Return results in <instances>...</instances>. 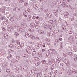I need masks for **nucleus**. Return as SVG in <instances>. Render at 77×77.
Here are the masks:
<instances>
[{"label": "nucleus", "mask_w": 77, "mask_h": 77, "mask_svg": "<svg viewBox=\"0 0 77 77\" xmlns=\"http://www.w3.org/2000/svg\"><path fill=\"white\" fill-rule=\"evenodd\" d=\"M56 75H57V74H56V73H53V76L54 77H56Z\"/></svg>", "instance_id": "47"}, {"label": "nucleus", "mask_w": 77, "mask_h": 77, "mask_svg": "<svg viewBox=\"0 0 77 77\" xmlns=\"http://www.w3.org/2000/svg\"><path fill=\"white\" fill-rule=\"evenodd\" d=\"M33 7L35 9L37 8V4H34L33 5Z\"/></svg>", "instance_id": "19"}, {"label": "nucleus", "mask_w": 77, "mask_h": 77, "mask_svg": "<svg viewBox=\"0 0 77 77\" xmlns=\"http://www.w3.org/2000/svg\"><path fill=\"white\" fill-rule=\"evenodd\" d=\"M38 55V57H41L42 56V54L41 53H39Z\"/></svg>", "instance_id": "22"}, {"label": "nucleus", "mask_w": 77, "mask_h": 77, "mask_svg": "<svg viewBox=\"0 0 77 77\" xmlns=\"http://www.w3.org/2000/svg\"><path fill=\"white\" fill-rule=\"evenodd\" d=\"M51 6L52 7V8H54L55 4H54L52 3L51 4Z\"/></svg>", "instance_id": "38"}, {"label": "nucleus", "mask_w": 77, "mask_h": 77, "mask_svg": "<svg viewBox=\"0 0 77 77\" xmlns=\"http://www.w3.org/2000/svg\"><path fill=\"white\" fill-rule=\"evenodd\" d=\"M9 47H10V48H12V47H14V46H13V45H12L11 44L9 45Z\"/></svg>", "instance_id": "42"}, {"label": "nucleus", "mask_w": 77, "mask_h": 77, "mask_svg": "<svg viewBox=\"0 0 77 77\" xmlns=\"http://www.w3.org/2000/svg\"><path fill=\"white\" fill-rule=\"evenodd\" d=\"M63 63H60V66H63Z\"/></svg>", "instance_id": "52"}, {"label": "nucleus", "mask_w": 77, "mask_h": 77, "mask_svg": "<svg viewBox=\"0 0 77 77\" xmlns=\"http://www.w3.org/2000/svg\"><path fill=\"white\" fill-rule=\"evenodd\" d=\"M48 28L50 29V30H52V27H51V26L50 25V24H48Z\"/></svg>", "instance_id": "17"}, {"label": "nucleus", "mask_w": 77, "mask_h": 77, "mask_svg": "<svg viewBox=\"0 0 77 77\" xmlns=\"http://www.w3.org/2000/svg\"><path fill=\"white\" fill-rule=\"evenodd\" d=\"M57 12H55V16H56V17H57Z\"/></svg>", "instance_id": "51"}, {"label": "nucleus", "mask_w": 77, "mask_h": 77, "mask_svg": "<svg viewBox=\"0 0 77 77\" xmlns=\"http://www.w3.org/2000/svg\"><path fill=\"white\" fill-rule=\"evenodd\" d=\"M35 27H36V29H38L39 28V27H38V25H35Z\"/></svg>", "instance_id": "56"}, {"label": "nucleus", "mask_w": 77, "mask_h": 77, "mask_svg": "<svg viewBox=\"0 0 77 77\" xmlns=\"http://www.w3.org/2000/svg\"><path fill=\"white\" fill-rule=\"evenodd\" d=\"M57 70H54V74H57Z\"/></svg>", "instance_id": "48"}, {"label": "nucleus", "mask_w": 77, "mask_h": 77, "mask_svg": "<svg viewBox=\"0 0 77 77\" xmlns=\"http://www.w3.org/2000/svg\"><path fill=\"white\" fill-rule=\"evenodd\" d=\"M48 12V10H47V9H46L45 11V13H47V12Z\"/></svg>", "instance_id": "59"}, {"label": "nucleus", "mask_w": 77, "mask_h": 77, "mask_svg": "<svg viewBox=\"0 0 77 77\" xmlns=\"http://www.w3.org/2000/svg\"><path fill=\"white\" fill-rule=\"evenodd\" d=\"M26 62L28 64H30L31 63V61L29 60H27Z\"/></svg>", "instance_id": "25"}, {"label": "nucleus", "mask_w": 77, "mask_h": 77, "mask_svg": "<svg viewBox=\"0 0 77 77\" xmlns=\"http://www.w3.org/2000/svg\"><path fill=\"white\" fill-rule=\"evenodd\" d=\"M40 9V8L39 7H37L35 8V9L36 10H39Z\"/></svg>", "instance_id": "58"}, {"label": "nucleus", "mask_w": 77, "mask_h": 77, "mask_svg": "<svg viewBox=\"0 0 77 77\" xmlns=\"http://www.w3.org/2000/svg\"><path fill=\"white\" fill-rule=\"evenodd\" d=\"M51 75H52V74H51V73H49L48 74V77H51Z\"/></svg>", "instance_id": "33"}, {"label": "nucleus", "mask_w": 77, "mask_h": 77, "mask_svg": "<svg viewBox=\"0 0 77 77\" xmlns=\"http://www.w3.org/2000/svg\"><path fill=\"white\" fill-rule=\"evenodd\" d=\"M75 38H77V34H75Z\"/></svg>", "instance_id": "64"}, {"label": "nucleus", "mask_w": 77, "mask_h": 77, "mask_svg": "<svg viewBox=\"0 0 77 77\" xmlns=\"http://www.w3.org/2000/svg\"><path fill=\"white\" fill-rule=\"evenodd\" d=\"M68 15H69L68 13H66V14H65L64 15L65 17H66V18H67V17H68Z\"/></svg>", "instance_id": "31"}, {"label": "nucleus", "mask_w": 77, "mask_h": 77, "mask_svg": "<svg viewBox=\"0 0 77 77\" xmlns=\"http://www.w3.org/2000/svg\"><path fill=\"white\" fill-rule=\"evenodd\" d=\"M44 29H45V30H47L48 27V25H47V24H45L44 25Z\"/></svg>", "instance_id": "7"}, {"label": "nucleus", "mask_w": 77, "mask_h": 77, "mask_svg": "<svg viewBox=\"0 0 77 77\" xmlns=\"http://www.w3.org/2000/svg\"><path fill=\"white\" fill-rule=\"evenodd\" d=\"M30 74L31 75H33L35 74V72L34 71V69L31 70L30 71Z\"/></svg>", "instance_id": "3"}, {"label": "nucleus", "mask_w": 77, "mask_h": 77, "mask_svg": "<svg viewBox=\"0 0 77 77\" xmlns=\"http://www.w3.org/2000/svg\"><path fill=\"white\" fill-rule=\"evenodd\" d=\"M60 60H61V58L58 57L56 59V62H57V63H58L60 62Z\"/></svg>", "instance_id": "4"}, {"label": "nucleus", "mask_w": 77, "mask_h": 77, "mask_svg": "<svg viewBox=\"0 0 77 77\" xmlns=\"http://www.w3.org/2000/svg\"><path fill=\"white\" fill-rule=\"evenodd\" d=\"M62 1H60L59 2V4H60V5H62Z\"/></svg>", "instance_id": "40"}, {"label": "nucleus", "mask_w": 77, "mask_h": 77, "mask_svg": "<svg viewBox=\"0 0 77 77\" xmlns=\"http://www.w3.org/2000/svg\"><path fill=\"white\" fill-rule=\"evenodd\" d=\"M42 64H43V65H45L46 63V61L45 60L42 61Z\"/></svg>", "instance_id": "23"}, {"label": "nucleus", "mask_w": 77, "mask_h": 77, "mask_svg": "<svg viewBox=\"0 0 77 77\" xmlns=\"http://www.w3.org/2000/svg\"><path fill=\"white\" fill-rule=\"evenodd\" d=\"M28 53L29 54H32V52L30 51H27Z\"/></svg>", "instance_id": "43"}, {"label": "nucleus", "mask_w": 77, "mask_h": 77, "mask_svg": "<svg viewBox=\"0 0 77 77\" xmlns=\"http://www.w3.org/2000/svg\"><path fill=\"white\" fill-rule=\"evenodd\" d=\"M8 56L9 57L11 58V57H12V55H11L10 54H9L8 55Z\"/></svg>", "instance_id": "39"}, {"label": "nucleus", "mask_w": 77, "mask_h": 77, "mask_svg": "<svg viewBox=\"0 0 77 77\" xmlns=\"http://www.w3.org/2000/svg\"><path fill=\"white\" fill-rule=\"evenodd\" d=\"M72 72H73V74H76V75H77V72H76V71H75V70H73L72 71Z\"/></svg>", "instance_id": "24"}, {"label": "nucleus", "mask_w": 77, "mask_h": 77, "mask_svg": "<svg viewBox=\"0 0 77 77\" xmlns=\"http://www.w3.org/2000/svg\"><path fill=\"white\" fill-rule=\"evenodd\" d=\"M62 47L61 46V47H60L59 48V50L60 51H61V50L62 49Z\"/></svg>", "instance_id": "41"}, {"label": "nucleus", "mask_w": 77, "mask_h": 77, "mask_svg": "<svg viewBox=\"0 0 77 77\" xmlns=\"http://www.w3.org/2000/svg\"><path fill=\"white\" fill-rule=\"evenodd\" d=\"M42 2L43 3H46V0H42Z\"/></svg>", "instance_id": "63"}, {"label": "nucleus", "mask_w": 77, "mask_h": 77, "mask_svg": "<svg viewBox=\"0 0 77 77\" xmlns=\"http://www.w3.org/2000/svg\"><path fill=\"white\" fill-rule=\"evenodd\" d=\"M23 69L24 70V71H26L27 70V67L25 66L23 67Z\"/></svg>", "instance_id": "14"}, {"label": "nucleus", "mask_w": 77, "mask_h": 77, "mask_svg": "<svg viewBox=\"0 0 77 77\" xmlns=\"http://www.w3.org/2000/svg\"><path fill=\"white\" fill-rule=\"evenodd\" d=\"M46 56L47 57H50L51 56V54H50V53L48 52L46 54Z\"/></svg>", "instance_id": "16"}, {"label": "nucleus", "mask_w": 77, "mask_h": 77, "mask_svg": "<svg viewBox=\"0 0 77 77\" xmlns=\"http://www.w3.org/2000/svg\"><path fill=\"white\" fill-rule=\"evenodd\" d=\"M32 19H33V20H35V19H36V17H35V16H33L32 17Z\"/></svg>", "instance_id": "57"}, {"label": "nucleus", "mask_w": 77, "mask_h": 77, "mask_svg": "<svg viewBox=\"0 0 77 77\" xmlns=\"http://www.w3.org/2000/svg\"><path fill=\"white\" fill-rule=\"evenodd\" d=\"M7 34L6 33H5L4 35V38L5 39H6L7 38V37H8V35H7Z\"/></svg>", "instance_id": "20"}, {"label": "nucleus", "mask_w": 77, "mask_h": 77, "mask_svg": "<svg viewBox=\"0 0 77 77\" xmlns=\"http://www.w3.org/2000/svg\"><path fill=\"white\" fill-rule=\"evenodd\" d=\"M2 29L3 31H5L6 30V29H5L4 27H2Z\"/></svg>", "instance_id": "49"}, {"label": "nucleus", "mask_w": 77, "mask_h": 77, "mask_svg": "<svg viewBox=\"0 0 77 77\" xmlns=\"http://www.w3.org/2000/svg\"><path fill=\"white\" fill-rule=\"evenodd\" d=\"M68 54L69 56H72V52H68Z\"/></svg>", "instance_id": "35"}, {"label": "nucleus", "mask_w": 77, "mask_h": 77, "mask_svg": "<svg viewBox=\"0 0 77 77\" xmlns=\"http://www.w3.org/2000/svg\"><path fill=\"white\" fill-rule=\"evenodd\" d=\"M12 43H15V44L14 45H14L15 46V45H16V44H17V45H20V44L21 43V42L20 41H13L12 42Z\"/></svg>", "instance_id": "1"}, {"label": "nucleus", "mask_w": 77, "mask_h": 77, "mask_svg": "<svg viewBox=\"0 0 77 77\" xmlns=\"http://www.w3.org/2000/svg\"><path fill=\"white\" fill-rule=\"evenodd\" d=\"M19 2L20 3H23V2L22 0H19Z\"/></svg>", "instance_id": "54"}, {"label": "nucleus", "mask_w": 77, "mask_h": 77, "mask_svg": "<svg viewBox=\"0 0 77 77\" xmlns=\"http://www.w3.org/2000/svg\"><path fill=\"white\" fill-rule=\"evenodd\" d=\"M45 68L46 69H47L48 68V66H45Z\"/></svg>", "instance_id": "55"}, {"label": "nucleus", "mask_w": 77, "mask_h": 77, "mask_svg": "<svg viewBox=\"0 0 77 77\" xmlns=\"http://www.w3.org/2000/svg\"><path fill=\"white\" fill-rule=\"evenodd\" d=\"M49 66L50 67V69L51 71H52V70H53V69H54V66H53L51 65H49Z\"/></svg>", "instance_id": "9"}, {"label": "nucleus", "mask_w": 77, "mask_h": 77, "mask_svg": "<svg viewBox=\"0 0 77 77\" xmlns=\"http://www.w3.org/2000/svg\"><path fill=\"white\" fill-rule=\"evenodd\" d=\"M35 39V37L33 35H32L31 39H32V40H34Z\"/></svg>", "instance_id": "32"}, {"label": "nucleus", "mask_w": 77, "mask_h": 77, "mask_svg": "<svg viewBox=\"0 0 77 77\" xmlns=\"http://www.w3.org/2000/svg\"><path fill=\"white\" fill-rule=\"evenodd\" d=\"M35 22L36 23V24H38L39 23V20H35Z\"/></svg>", "instance_id": "28"}, {"label": "nucleus", "mask_w": 77, "mask_h": 77, "mask_svg": "<svg viewBox=\"0 0 77 77\" xmlns=\"http://www.w3.org/2000/svg\"><path fill=\"white\" fill-rule=\"evenodd\" d=\"M55 53H56V51H54V52H53L52 53V54L53 56V55H55Z\"/></svg>", "instance_id": "53"}, {"label": "nucleus", "mask_w": 77, "mask_h": 77, "mask_svg": "<svg viewBox=\"0 0 77 77\" xmlns=\"http://www.w3.org/2000/svg\"><path fill=\"white\" fill-rule=\"evenodd\" d=\"M64 62L66 64L67 62H68V60H64Z\"/></svg>", "instance_id": "36"}, {"label": "nucleus", "mask_w": 77, "mask_h": 77, "mask_svg": "<svg viewBox=\"0 0 77 77\" xmlns=\"http://www.w3.org/2000/svg\"><path fill=\"white\" fill-rule=\"evenodd\" d=\"M68 74L69 75H71L72 74V70H69L68 71Z\"/></svg>", "instance_id": "13"}, {"label": "nucleus", "mask_w": 77, "mask_h": 77, "mask_svg": "<svg viewBox=\"0 0 77 77\" xmlns=\"http://www.w3.org/2000/svg\"><path fill=\"white\" fill-rule=\"evenodd\" d=\"M21 56L24 58V59H26V56H27V55L25 54H23Z\"/></svg>", "instance_id": "10"}, {"label": "nucleus", "mask_w": 77, "mask_h": 77, "mask_svg": "<svg viewBox=\"0 0 77 77\" xmlns=\"http://www.w3.org/2000/svg\"><path fill=\"white\" fill-rule=\"evenodd\" d=\"M31 27H32V28H34V27H35V24L34 23H32V24L30 25Z\"/></svg>", "instance_id": "18"}, {"label": "nucleus", "mask_w": 77, "mask_h": 77, "mask_svg": "<svg viewBox=\"0 0 77 77\" xmlns=\"http://www.w3.org/2000/svg\"><path fill=\"white\" fill-rule=\"evenodd\" d=\"M39 37L37 36L35 38V40L34 41V42H38V41H39Z\"/></svg>", "instance_id": "11"}, {"label": "nucleus", "mask_w": 77, "mask_h": 77, "mask_svg": "<svg viewBox=\"0 0 77 77\" xmlns=\"http://www.w3.org/2000/svg\"><path fill=\"white\" fill-rule=\"evenodd\" d=\"M17 30L19 31V32H22V30H23V29H22V28H20L19 29H18Z\"/></svg>", "instance_id": "21"}, {"label": "nucleus", "mask_w": 77, "mask_h": 77, "mask_svg": "<svg viewBox=\"0 0 77 77\" xmlns=\"http://www.w3.org/2000/svg\"><path fill=\"white\" fill-rule=\"evenodd\" d=\"M34 59L36 61H39V59L38 57H35Z\"/></svg>", "instance_id": "29"}, {"label": "nucleus", "mask_w": 77, "mask_h": 77, "mask_svg": "<svg viewBox=\"0 0 77 77\" xmlns=\"http://www.w3.org/2000/svg\"><path fill=\"white\" fill-rule=\"evenodd\" d=\"M38 32L40 34H44V32L42 30H38Z\"/></svg>", "instance_id": "15"}, {"label": "nucleus", "mask_w": 77, "mask_h": 77, "mask_svg": "<svg viewBox=\"0 0 77 77\" xmlns=\"http://www.w3.org/2000/svg\"><path fill=\"white\" fill-rule=\"evenodd\" d=\"M47 15V16L48 17V18H51V16L52 15L51 14V13H48Z\"/></svg>", "instance_id": "6"}, {"label": "nucleus", "mask_w": 77, "mask_h": 77, "mask_svg": "<svg viewBox=\"0 0 77 77\" xmlns=\"http://www.w3.org/2000/svg\"><path fill=\"white\" fill-rule=\"evenodd\" d=\"M44 77H48L47 75L46 74H45L44 75Z\"/></svg>", "instance_id": "62"}, {"label": "nucleus", "mask_w": 77, "mask_h": 77, "mask_svg": "<svg viewBox=\"0 0 77 77\" xmlns=\"http://www.w3.org/2000/svg\"><path fill=\"white\" fill-rule=\"evenodd\" d=\"M20 10V8H18L16 7H15L13 9V11L15 12H19Z\"/></svg>", "instance_id": "2"}, {"label": "nucleus", "mask_w": 77, "mask_h": 77, "mask_svg": "<svg viewBox=\"0 0 77 77\" xmlns=\"http://www.w3.org/2000/svg\"><path fill=\"white\" fill-rule=\"evenodd\" d=\"M30 36V35L28 33H25V37L26 38H29V37Z\"/></svg>", "instance_id": "12"}, {"label": "nucleus", "mask_w": 77, "mask_h": 77, "mask_svg": "<svg viewBox=\"0 0 77 77\" xmlns=\"http://www.w3.org/2000/svg\"><path fill=\"white\" fill-rule=\"evenodd\" d=\"M7 24H8V22H7V21H5L4 23V26H6V25H7Z\"/></svg>", "instance_id": "34"}, {"label": "nucleus", "mask_w": 77, "mask_h": 77, "mask_svg": "<svg viewBox=\"0 0 77 77\" xmlns=\"http://www.w3.org/2000/svg\"><path fill=\"white\" fill-rule=\"evenodd\" d=\"M40 63H41V62L39 61V62H38V63H37V66H38V65H40Z\"/></svg>", "instance_id": "46"}, {"label": "nucleus", "mask_w": 77, "mask_h": 77, "mask_svg": "<svg viewBox=\"0 0 77 77\" xmlns=\"http://www.w3.org/2000/svg\"><path fill=\"white\" fill-rule=\"evenodd\" d=\"M23 27L24 28H26L27 27V24L25 23L23 24Z\"/></svg>", "instance_id": "27"}, {"label": "nucleus", "mask_w": 77, "mask_h": 77, "mask_svg": "<svg viewBox=\"0 0 77 77\" xmlns=\"http://www.w3.org/2000/svg\"><path fill=\"white\" fill-rule=\"evenodd\" d=\"M40 42H38L37 43V44H38V45H42V44L41 42V43H40Z\"/></svg>", "instance_id": "45"}, {"label": "nucleus", "mask_w": 77, "mask_h": 77, "mask_svg": "<svg viewBox=\"0 0 77 77\" xmlns=\"http://www.w3.org/2000/svg\"><path fill=\"white\" fill-rule=\"evenodd\" d=\"M10 21H11V22L14 21V18L13 17H11L10 19Z\"/></svg>", "instance_id": "30"}, {"label": "nucleus", "mask_w": 77, "mask_h": 77, "mask_svg": "<svg viewBox=\"0 0 77 77\" xmlns=\"http://www.w3.org/2000/svg\"><path fill=\"white\" fill-rule=\"evenodd\" d=\"M28 30L30 33H33V31H34V29L32 28H30L28 29Z\"/></svg>", "instance_id": "5"}, {"label": "nucleus", "mask_w": 77, "mask_h": 77, "mask_svg": "<svg viewBox=\"0 0 77 77\" xmlns=\"http://www.w3.org/2000/svg\"><path fill=\"white\" fill-rule=\"evenodd\" d=\"M35 47L37 49H39V48H40L39 47V46L38 45H35Z\"/></svg>", "instance_id": "26"}, {"label": "nucleus", "mask_w": 77, "mask_h": 77, "mask_svg": "<svg viewBox=\"0 0 77 77\" xmlns=\"http://www.w3.org/2000/svg\"><path fill=\"white\" fill-rule=\"evenodd\" d=\"M54 51V49H49L48 51V53H51V54H52V53Z\"/></svg>", "instance_id": "8"}, {"label": "nucleus", "mask_w": 77, "mask_h": 77, "mask_svg": "<svg viewBox=\"0 0 77 77\" xmlns=\"http://www.w3.org/2000/svg\"><path fill=\"white\" fill-rule=\"evenodd\" d=\"M69 41H72V39L71 38V37H70L68 39Z\"/></svg>", "instance_id": "50"}, {"label": "nucleus", "mask_w": 77, "mask_h": 77, "mask_svg": "<svg viewBox=\"0 0 77 77\" xmlns=\"http://www.w3.org/2000/svg\"><path fill=\"white\" fill-rule=\"evenodd\" d=\"M6 72H7V73H9V72H10V70L8 69H7L6 70Z\"/></svg>", "instance_id": "44"}, {"label": "nucleus", "mask_w": 77, "mask_h": 77, "mask_svg": "<svg viewBox=\"0 0 77 77\" xmlns=\"http://www.w3.org/2000/svg\"><path fill=\"white\" fill-rule=\"evenodd\" d=\"M35 77H38V74L37 73H36L35 75Z\"/></svg>", "instance_id": "37"}, {"label": "nucleus", "mask_w": 77, "mask_h": 77, "mask_svg": "<svg viewBox=\"0 0 77 77\" xmlns=\"http://www.w3.org/2000/svg\"><path fill=\"white\" fill-rule=\"evenodd\" d=\"M16 59H19V60L20 59V57L18 56H16Z\"/></svg>", "instance_id": "61"}, {"label": "nucleus", "mask_w": 77, "mask_h": 77, "mask_svg": "<svg viewBox=\"0 0 77 77\" xmlns=\"http://www.w3.org/2000/svg\"><path fill=\"white\" fill-rule=\"evenodd\" d=\"M15 35L16 36H18V35H19V34L17 33H15Z\"/></svg>", "instance_id": "60"}]
</instances>
